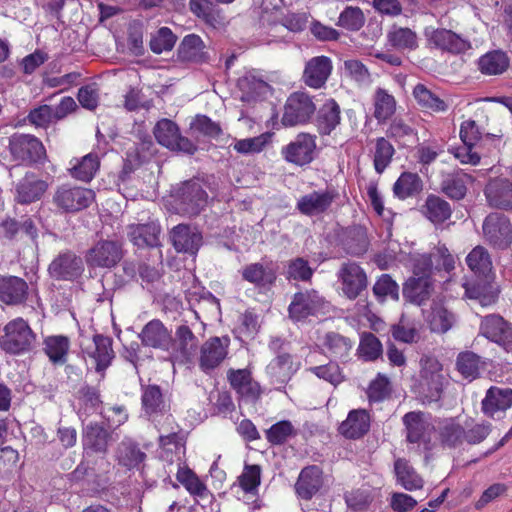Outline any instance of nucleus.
I'll return each instance as SVG.
<instances>
[{
  "label": "nucleus",
  "mask_w": 512,
  "mask_h": 512,
  "mask_svg": "<svg viewBox=\"0 0 512 512\" xmlns=\"http://www.w3.org/2000/svg\"><path fill=\"white\" fill-rule=\"evenodd\" d=\"M421 366L419 394L425 402H437L447 383L442 364L435 358L427 357L421 360Z\"/></svg>",
  "instance_id": "1"
},
{
  "label": "nucleus",
  "mask_w": 512,
  "mask_h": 512,
  "mask_svg": "<svg viewBox=\"0 0 512 512\" xmlns=\"http://www.w3.org/2000/svg\"><path fill=\"white\" fill-rule=\"evenodd\" d=\"M80 347L87 366L95 368L98 373L106 370L114 358L112 339L101 334L82 336Z\"/></svg>",
  "instance_id": "2"
},
{
  "label": "nucleus",
  "mask_w": 512,
  "mask_h": 512,
  "mask_svg": "<svg viewBox=\"0 0 512 512\" xmlns=\"http://www.w3.org/2000/svg\"><path fill=\"white\" fill-rule=\"evenodd\" d=\"M164 422L161 423L159 419H154L156 426L159 430V444L162 448L160 457L173 464L175 461L181 460V454L184 452V445L178 435V427L176 426L170 414L161 415Z\"/></svg>",
  "instance_id": "3"
},
{
  "label": "nucleus",
  "mask_w": 512,
  "mask_h": 512,
  "mask_svg": "<svg viewBox=\"0 0 512 512\" xmlns=\"http://www.w3.org/2000/svg\"><path fill=\"white\" fill-rule=\"evenodd\" d=\"M316 111V105L305 92H294L286 100L281 122L286 127L307 123Z\"/></svg>",
  "instance_id": "4"
},
{
  "label": "nucleus",
  "mask_w": 512,
  "mask_h": 512,
  "mask_svg": "<svg viewBox=\"0 0 512 512\" xmlns=\"http://www.w3.org/2000/svg\"><path fill=\"white\" fill-rule=\"evenodd\" d=\"M35 341V334L22 318H16L4 327V336L1 345L4 350L19 354L29 350Z\"/></svg>",
  "instance_id": "5"
},
{
  "label": "nucleus",
  "mask_w": 512,
  "mask_h": 512,
  "mask_svg": "<svg viewBox=\"0 0 512 512\" xmlns=\"http://www.w3.org/2000/svg\"><path fill=\"white\" fill-rule=\"evenodd\" d=\"M483 234L486 241L497 249H507L512 243V225L501 213L489 214L483 222Z\"/></svg>",
  "instance_id": "6"
},
{
  "label": "nucleus",
  "mask_w": 512,
  "mask_h": 512,
  "mask_svg": "<svg viewBox=\"0 0 512 512\" xmlns=\"http://www.w3.org/2000/svg\"><path fill=\"white\" fill-rule=\"evenodd\" d=\"M156 140L162 146L178 152L193 154L196 146L186 137H182L176 123L169 119H161L154 127Z\"/></svg>",
  "instance_id": "7"
},
{
  "label": "nucleus",
  "mask_w": 512,
  "mask_h": 512,
  "mask_svg": "<svg viewBox=\"0 0 512 512\" xmlns=\"http://www.w3.org/2000/svg\"><path fill=\"white\" fill-rule=\"evenodd\" d=\"M95 200L94 191L82 187L62 186L53 196L54 204L65 212L87 208Z\"/></svg>",
  "instance_id": "8"
},
{
  "label": "nucleus",
  "mask_w": 512,
  "mask_h": 512,
  "mask_svg": "<svg viewBox=\"0 0 512 512\" xmlns=\"http://www.w3.org/2000/svg\"><path fill=\"white\" fill-rule=\"evenodd\" d=\"M316 149V136L299 133L293 141L282 147L281 155L292 164L303 166L312 162Z\"/></svg>",
  "instance_id": "9"
},
{
  "label": "nucleus",
  "mask_w": 512,
  "mask_h": 512,
  "mask_svg": "<svg viewBox=\"0 0 512 512\" xmlns=\"http://www.w3.org/2000/svg\"><path fill=\"white\" fill-rule=\"evenodd\" d=\"M123 257L121 243L112 240L98 241L86 255V262L92 267L112 268Z\"/></svg>",
  "instance_id": "10"
},
{
  "label": "nucleus",
  "mask_w": 512,
  "mask_h": 512,
  "mask_svg": "<svg viewBox=\"0 0 512 512\" xmlns=\"http://www.w3.org/2000/svg\"><path fill=\"white\" fill-rule=\"evenodd\" d=\"M207 201V194L198 181H187L179 189L177 198L179 212L194 216L200 213Z\"/></svg>",
  "instance_id": "11"
},
{
  "label": "nucleus",
  "mask_w": 512,
  "mask_h": 512,
  "mask_svg": "<svg viewBox=\"0 0 512 512\" xmlns=\"http://www.w3.org/2000/svg\"><path fill=\"white\" fill-rule=\"evenodd\" d=\"M9 148L11 154L17 160L39 162L45 157L43 144L31 135H13L9 140Z\"/></svg>",
  "instance_id": "12"
},
{
  "label": "nucleus",
  "mask_w": 512,
  "mask_h": 512,
  "mask_svg": "<svg viewBox=\"0 0 512 512\" xmlns=\"http://www.w3.org/2000/svg\"><path fill=\"white\" fill-rule=\"evenodd\" d=\"M406 438L410 443H428L435 429L429 415L421 411H412L404 415Z\"/></svg>",
  "instance_id": "13"
},
{
  "label": "nucleus",
  "mask_w": 512,
  "mask_h": 512,
  "mask_svg": "<svg viewBox=\"0 0 512 512\" xmlns=\"http://www.w3.org/2000/svg\"><path fill=\"white\" fill-rule=\"evenodd\" d=\"M512 406V389L508 387L491 386L482 400L483 413L495 420L504 417Z\"/></svg>",
  "instance_id": "14"
},
{
  "label": "nucleus",
  "mask_w": 512,
  "mask_h": 512,
  "mask_svg": "<svg viewBox=\"0 0 512 512\" xmlns=\"http://www.w3.org/2000/svg\"><path fill=\"white\" fill-rule=\"evenodd\" d=\"M480 334L505 348L512 344V325L500 315L490 314L483 317Z\"/></svg>",
  "instance_id": "15"
},
{
  "label": "nucleus",
  "mask_w": 512,
  "mask_h": 512,
  "mask_svg": "<svg viewBox=\"0 0 512 512\" xmlns=\"http://www.w3.org/2000/svg\"><path fill=\"white\" fill-rule=\"evenodd\" d=\"M342 291L349 299L357 298L367 288V276L356 263H345L339 270Z\"/></svg>",
  "instance_id": "16"
},
{
  "label": "nucleus",
  "mask_w": 512,
  "mask_h": 512,
  "mask_svg": "<svg viewBox=\"0 0 512 512\" xmlns=\"http://www.w3.org/2000/svg\"><path fill=\"white\" fill-rule=\"evenodd\" d=\"M324 305V299L317 291L309 290L294 295L289 305V315L295 321H300L316 314Z\"/></svg>",
  "instance_id": "17"
},
{
  "label": "nucleus",
  "mask_w": 512,
  "mask_h": 512,
  "mask_svg": "<svg viewBox=\"0 0 512 512\" xmlns=\"http://www.w3.org/2000/svg\"><path fill=\"white\" fill-rule=\"evenodd\" d=\"M229 342L228 337H213L202 345L200 367L203 371L208 372L220 365L227 356Z\"/></svg>",
  "instance_id": "18"
},
{
  "label": "nucleus",
  "mask_w": 512,
  "mask_h": 512,
  "mask_svg": "<svg viewBox=\"0 0 512 512\" xmlns=\"http://www.w3.org/2000/svg\"><path fill=\"white\" fill-rule=\"evenodd\" d=\"M48 189V183L32 173H27L15 187V200L21 204L38 201Z\"/></svg>",
  "instance_id": "19"
},
{
  "label": "nucleus",
  "mask_w": 512,
  "mask_h": 512,
  "mask_svg": "<svg viewBox=\"0 0 512 512\" xmlns=\"http://www.w3.org/2000/svg\"><path fill=\"white\" fill-rule=\"evenodd\" d=\"M171 356L179 363L191 360L197 348V338L188 326L177 328L175 340L171 341Z\"/></svg>",
  "instance_id": "20"
},
{
  "label": "nucleus",
  "mask_w": 512,
  "mask_h": 512,
  "mask_svg": "<svg viewBox=\"0 0 512 512\" xmlns=\"http://www.w3.org/2000/svg\"><path fill=\"white\" fill-rule=\"evenodd\" d=\"M332 71V62L326 56H316L310 59L303 72L304 83L314 89L321 88Z\"/></svg>",
  "instance_id": "21"
},
{
  "label": "nucleus",
  "mask_w": 512,
  "mask_h": 512,
  "mask_svg": "<svg viewBox=\"0 0 512 512\" xmlns=\"http://www.w3.org/2000/svg\"><path fill=\"white\" fill-rule=\"evenodd\" d=\"M139 337L144 346L161 350H168L172 341L170 331L157 319L148 322L143 327Z\"/></svg>",
  "instance_id": "22"
},
{
  "label": "nucleus",
  "mask_w": 512,
  "mask_h": 512,
  "mask_svg": "<svg viewBox=\"0 0 512 512\" xmlns=\"http://www.w3.org/2000/svg\"><path fill=\"white\" fill-rule=\"evenodd\" d=\"M335 194L329 190L312 191L303 195L297 202V209L304 215L314 216L327 211Z\"/></svg>",
  "instance_id": "23"
},
{
  "label": "nucleus",
  "mask_w": 512,
  "mask_h": 512,
  "mask_svg": "<svg viewBox=\"0 0 512 512\" xmlns=\"http://www.w3.org/2000/svg\"><path fill=\"white\" fill-rule=\"evenodd\" d=\"M83 270L82 260L71 252L60 254L49 266V273L56 279L72 280Z\"/></svg>",
  "instance_id": "24"
},
{
  "label": "nucleus",
  "mask_w": 512,
  "mask_h": 512,
  "mask_svg": "<svg viewBox=\"0 0 512 512\" xmlns=\"http://www.w3.org/2000/svg\"><path fill=\"white\" fill-rule=\"evenodd\" d=\"M161 233L160 225L155 221L146 224H131L128 226L127 235L133 245L144 247H157Z\"/></svg>",
  "instance_id": "25"
},
{
  "label": "nucleus",
  "mask_w": 512,
  "mask_h": 512,
  "mask_svg": "<svg viewBox=\"0 0 512 512\" xmlns=\"http://www.w3.org/2000/svg\"><path fill=\"white\" fill-rule=\"evenodd\" d=\"M171 241L178 252L195 254L200 245L202 236L195 229L185 224L175 226L171 231Z\"/></svg>",
  "instance_id": "26"
},
{
  "label": "nucleus",
  "mask_w": 512,
  "mask_h": 512,
  "mask_svg": "<svg viewBox=\"0 0 512 512\" xmlns=\"http://www.w3.org/2000/svg\"><path fill=\"white\" fill-rule=\"evenodd\" d=\"M433 283L430 277L419 276L409 278L403 286V297L406 301L421 306L432 295Z\"/></svg>",
  "instance_id": "27"
},
{
  "label": "nucleus",
  "mask_w": 512,
  "mask_h": 512,
  "mask_svg": "<svg viewBox=\"0 0 512 512\" xmlns=\"http://www.w3.org/2000/svg\"><path fill=\"white\" fill-rule=\"evenodd\" d=\"M299 369V363L294 362L289 354H279L270 361L266 367V373L272 383L283 385L287 383Z\"/></svg>",
  "instance_id": "28"
},
{
  "label": "nucleus",
  "mask_w": 512,
  "mask_h": 512,
  "mask_svg": "<svg viewBox=\"0 0 512 512\" xmlns=\"http://www.w3.org/2000/svg\"><path fill=\"white\" fill-rule=\"evenodd\" d=\"M486 198L496 208H512V182L505 178L491 180L485 189Z\"/></svg>",
  "instance_id": "29"
},
{
  "label": "nucleus",
  "mask_w": 512,
  "mask_h": 512,
  "mask_svg": "<svg viewBox=\"0 0 512 512\" xmlns=\"http://www.w3.org/2000/svg\"><path fill=\"white\" fill-rule=\"evenodd\" d=\"M228 380L231 387L244 399L253 401L260 395V387L252 380L247 369L229 370Z\"/></svg>",
  "instance_id": "30"
},
{
  "label": "nucleus",
  "mask_w": 512,
  "mask_h": 512,
  "mask_svg": "<svg viewBox=\"0 0 512 512\" xmlns=\"http://www.w3.org/2000/svg\"><path fill=\"white\" fill-rule=\"evenodd\" d=\"M241 274L244 280L261 288L270 287L277 278L275 268L272 264L268 263H251L246 265L242 269Z\"/></svg>",
  "instance_id": "31"
},
{
  "label": "nucleus",
  "mask_w": 512,
  "mask_h": 512,
  "mask_svg": "<svg viewBox=\"0 0 512 512\" xmlns=\"http://www.w3.org/2000/svg\"><path fill=\"white\" fill-rule=\"evenodd\" d=\"M110 433L98 423H89L83 430V446L87 451L106 453Z\"/></svg>",
  "instance_id": "32"
},
{
  "label": "nucleus",
  "mask_w": 512,
  "mask_h": 512,
  "mask_svg": "<svg viewBox=\"0 0 512 512\" xmlns=\"http://www.w3.org/2000/svg\"><path fill=\"white\" fill-rule=\"evenodd\" d=\"M27 283L15 276L0 279V300L6 304H19L26 299Z\"/></svg>",
  "instance_id": "33"
},
{
  "label": "nucleus",
  "mask_w": 512,
  "mask_h": 512,
  "mask_svg": "<svg viewBox=\"0 0 512 512\" xmlns=\"http://www.w3.org/2000/svg\"><path fill=\"white\" fill-rule=\"evenodd\" d=\"M370 417L365 410H353L340 425V432L347 438L357 439L368 432Z\"/></svg>",
  "instance_id": "34"
},
{
  "label": "nucleus",
  "mask_w": 512,
  "mask_h": 512,
  "mask_svg": "<svg viewBox=\"0 0 512 512\" xmlns=\"http://www.w3.org/2000/svg\"><path fill=\"white\" fill-rule=\"evenodd\" d=\"M321 486V470L317 466H310L301 471L296 484V490L300 497L310 499Z\"/></svg>",
  "instance_id": "35"
},
{
  "label": "nucleus",
  "mask_w": 512,
  "mask_h": 512,
  "mask_svg": "<svg viewBox=\"0 0 512 512\" xmlns=\"http://www.w3.org/2000/svg\"><path fill=\"white\" fill-rule=\"evenodd\" d=\"M341 121L340 107L335 100H328L319 109L316 126L320 134L329 135Z\"/></svg>",
  "instance_id": "36"
},
{
  "label": "nucleus",
  "mask_w": 512,
  "mask_h": 512,
  "mask_svg": "<svg viewBox=\"0 0 512 512\" xmlns=\"http://www.w3.org/2000/svg\"><path fill=\"white\" fill-rule=\"evenodd\" d=\"M146 458L138 444L130 439L121 441L116 450V460L120 466L127 469L138 468Z\"/></svg>",
  "instance_id": "37"
},
{
  "label": "nucleus",
  "mask_w": 512,
  "mask_h": 512,
  "mask_svg": "<svg viewBox=\"0 0 512 512\" xmlns=\"http://www.w3.org/2000/svg\"><path fill=\"white\" fill-rule=\"evenodd\" d=\"M238 87L242 93V101H254L264 98L270 92V86L255 75L246 74L238 80Z\"/></svg>",
  "instance_id": "38"
},
{
  "label": "nucleus",
  "mask_w": 512,
  "mask_h": 512,
  "mask_svg": "<svg viewBox=\"0 0 512 512\" xmlns=\"http://www.w3.org/2000/svg\"><path fill=\"white\" fill-rule=\"evenodd\" d=\"M429 42L436 48L452 53H459L466 48V43L450 30L437 29L429 35Z\"/></svg>",
  "instance_id": "39"
},
{
  "label": "nucleus",
  "mask_w": 512,
  "mask_h": 512,
  "mask_svg": "<svg viewBox=\"0 0 512 512\" xmlns=\"http://www.w3.org/2000/svg\"><path fill=\"white\" fill-rule=\"evenodd\" d=\"M427 321L433 332L445 333L453 326L455 317L441 302L434 301L427 315Z\"/></svg>",
  "instance_id": "40"
},
{
  "label": "nucleus",
  "mask_w": 512,
  "mask_h": 512,
  "mask_svg": "<svg viewBox=\"0 0 512 512\" xmlns=\"http://www.w3.org/2000/svg\"><path fill=\"white\" fill-rule=\"evenodd\" d=\"M388 43L397 50H415L418 47L416 33L407 27L392 26L387 33Z\"/></svg>",
  "instance_id": "41"
},
{
  "label": "nucleus",
  "mask_w": 512,
  "mask_h": 512,
  "mask_svg": "<svg viewBox=\"0 0 512 512\" xmlns=\"http://www.w3.org/2000/svg\"><path fill=\"white\" fill-rule=\"evenodd\" d=\"M178 54L183 61L201 62L206 59L203 41L195 34L184 37L179 46Z\"/></svg>",
  "instance_id": "42"
},
{
  "label": "nucleus",
  "mask_w": 512,
  "mask_h": 512,
  "mask_svg": "<svg viewBox=\"0 0 512 512\" xmlns=\"http://www.w3.org/2000/svg\"><path fill=\"white\" fill-rule=\"evenodd\" d=\"M394 469L398 482L406 490L411 491L422 488V478L405 459H397L394 464Z\"/></svg>",
  "instance_id": "43"
},
{
  "label": "nucleus",
  "mask_w": 512,
  "mask_h": 512,
  "mask_svg": "<svg viewBox=\"0 0 512 512\" xmlns=\"http://www.w3.org/2000/svg\"><path fill=\"white\" fill-rule=\"evenodd\" d=\"M413 96L422 109L432 112L447 110V104L423 84L419 83L414 87Z\"/></svg>",
  "instance_id": "44"
},
{
  "label": "nucleus",
  "mask_w": 512,
  "mask_h": 512,
  "mask_svg": "<svg viewBox=\"0 0 512 512\" xmlns=\"http://www.w3.org/2000/svg\"><path fill=\"white\" fill-rule=\"evenodd\" d=\"M423 214L433 223H442L451 216V208L445 200L431 195L423 206Z\"/></svg>",
  "instance_id": "45"
},
{
  "label": "nucleus",
  "mask_w": 512,
  "mask_h": 512,
  "mask_svg": "<svg viewBox=\"0 0 512 512\" xmlns=\"http://www.w3.org/2000/svg\"><path fill=\"white\" fill-rule=\"evenodd\" d=\"M324 347L330 357L345 360L352 349V342L340 334L330 332L325 336Z\"/></svg>",
  "instance_id": "46"
},
{
  "label": "nucleus",
  "mask_w": 512,
  "mask_h": 512,
  "mask_svg": "<svg viewBox=\"0 0 512 512\" xmlns=\"http://www.w3.org/2000/svg\"><path fill=\"white\" fill-rule=\"evenodd\" d=\"M395 110V98L385 89L378 88L374 95V117L379 122H384L394 114Z\"/></svg>",
  "instance_id": "47"
},
{
  "label": "nucleus",
  "mask_w": 512,
  "mask_h": 512,
  "mask_svg": "<svg viewBox=\"0 0 512 512\" xmlns=\"http://www.w3.org/2000/svg\"><path fill=\"white\" fill-rule=\"evenodd\" d=\"M271 137L272 134L266 132L252 138L235 139L230 146L239 154L260 153L270 143Z\"/></svg>",
  "instance_id": "48"
},
{
  "label": "nucleus",
  "mask_w": 512,
  "mask_h": 512,
  "mask_svg": "<svg viewBox=\"0 0 512 512\" xmlns=\"http://www.w3.org/2000/svg\"><path fill=\"white\" fill-rule=\"evenodd\" d=\"M44 350L54 364H64L69 349V340L64 336H50L45 339Z\"/></svg>",
  "instance_id": "49"
},
{
  "label": "nucleus",
  "mask_w": 512,
  "mask_h": 512,
  "mask_svg": "<svg viewBox=\"0 0 512 512\" xmlns=\"http://www.w3.org/2000/svg\"><path fill=\"white\" fill-rule=\"evenodd\" d=\"M509 65V60L505 53L493 51L485 54L479 59V69L487 75H497L503 73Z\"/></svg>",
  "instance_id": "50"
},
{
  "label": "nucleus",
  "mask_w": 512,
  "mask_h": 512,
  "mask_svg": "<svg viewBox=\"0 0 512 512\" xmlns=\"http://www.w3.org/2000/svg\"><path fill=\"white\" fill-rule=\"evenodd\" d=\"M422 189V181L417 174L405 172L395 182L393 191L400 199H406L419 193Z\"/></svg>",
  "instance_id": "51"
},
{
  "label": "nucleus",
  "mask_w": 512,
  "mask_h": 512,
  "mask_svg": "<svg viewBox=\"0 0 512 512\" xmlns=\"http://www.w3.org/2000/svg\"><path fill=\"white\" fill-rule=\"evenodd\" d=\"M395 149L384 137L375 140L373 150V164L376 172L381 174L391 163Z\"/></svg>",
  "instance_id": "52"
},
{
  "label": "nucleus",
  "mask_w": 512,
  "mask_h": 512,
  "mask_svg": "<svg viewBox=\"0 0 512 512\" xmlns=\"http://www.w3.org/2000/svg\"><path fill=\"white\" fill-rule=\"evenodd\" d=\"M100 161L96 154L89 153L77 161L71 168V174L74 178L88 182L99 169Z\"/></svg>",
  "instance_id": "53"
},
{
  "label": "nucleus",
  "mask_w": 512,
  "mask_h": 512,
  "mask_svg": "<svg viewBox=\"0 0 512 512\" xmlns=\"http://www.w3.org/2000/svg\"><path fill=\"white\" fill-rule=\"evenodd\" d=\"M466 296L478 300L481 306H489L496 302L498 290L491 284L480 281L466 287Z\"/></svg>",
  "instance_id": "54"
},
{
  "label": "nucleus",
  "mask_w": 512,
  "mask_h": 512,
  "mask_svg": "<svg viewBox=\"0 0 512 512\" xmlns=\"http://www.w3.org/2000/svg\"><path fill=\"white\" fill-rule=\"evenodd\" d=\"M438 429L441 441L450 447H455L464 440V429L453 419L441 421Z\"/></svg>",
  "instance_id": "55"
},
{
  "label": "nucleus",
  "mask_w": 512,
  "mask_h": 512,
  "mask_svg": "<svg viewBox=\"0 0 512 512\" xmlns=\"http://www.w3.org/2000/svg\"><path fill=\"white\" fill-rule=\"evenodd\" d=\"M468 267L479 274L491 270L492 262L487 250L482 246L475 247L466 257Z\"/></svg>",
  "instance_id": "56"
},
{
  "label": "nucleus",
  "mask_w": 512,
  "mask_h": 512,
  "mask_svg": "<svg viewBox=\"0 0 512 512\" xmlns=\"http://www.w3.org/2000/svg\"><path fill=\"white\" fill-rule=\"evenodd\" d=\"M177 480L193 495L205 497L207 488L199 478L188 468H181L178 464Z\"/></svg>",
  "instance_id": "57"
},
{
  "label": "nucleus",
  "mask_w": 512,
  "mask_h": 512,
  "mask_svg": "<svg viewBox=\"0 0 512 512\" xmlns=\"http://www.w3.org/2000/svg\"><path fill=\"white\" fill-rule=\"evenodd\" d=\"M286 268V277L290 280L309 281L313 275V269L302 257L289 260Z\"/></svg>",
  "instance_id": "58"
},
{
  "label": "nucleus",
  "mask_w": 512,
  "mask_h": 512,
  "mask_svg": "<svg viewBox=\"0 0 512 512\" xmlns=\"http://www.w3.org/2000/svg\"><path fill=\"white\" fill-rule=\"evenodd\" d=\"M142 404L149 415L162 411L164 401L160 388L156 385L147 386L142 394Z\"/></svg>",
  "instance_id": "59"
},
{
  "label": "nucleus",
  "mask_w": 512,
  "mask_h": 512,
  "mask_svg": "<svg viewBox=\"0 0 512 512\" xmlns=\"http://www.w3.org/2000/svg\"><path fill=\"white\" fill-rule=\"evenodd\" d=\"M392 336L395 340L411 344L417 342L419 333L415 325L402 317L400 321L391 328Z\"/></svg>",
  "instance_id": "60"
},
{
  "label": "nucleus",
  "mask_w": 512,
  "mask_h": 512,
  "mask_svg": "<svg viewBox=\"0 0 512 512\" xmlns=\"http://www.w3.org/2000/svg\"><path fill=\"white\" fill-rule=\"evenodd\" d=\"M457 368L465 378H475L479 373L480 358L473 352L460 353L457 358Z\"/></svg>",
  "instance_id": "61"
},
{
  "label": "nucleus",
  "mask_w": 512,
  "mask_h": 512,
  "mask_svg": "<svg viewBox=\"0 0 512 512\" xmlns=\"http://www.w3.org/2000/svg\"><path fill=\"white\" fill-rule=\"evenodd\" d=\"M175 41L176 39L172 31L167 27H162L154 36H152L150 40V48L154 53L160 54L163 51L171 50Z\"/></svg>",
  "instance_id": "62"
},
{
  "label": "nucleus",
  "mask_w": 512,
  "mask_h": 512,
  "mask_svg": "<svg viewBox=\"0 0 512 512\" xmlns=\"http://www.w3.org/2000/svg\"><path fill=\"white\" fill-rule=\"evenodd\" d=\"M359 352L365 360H375L382 353V345L373 334H363L359 345Z\"/></svg>",
  "instance_id": "63"
},
{
  "label": "nucleus",
  "mask_w": 512,
  "mask_h": 512,
  "mask_svg": "<svg viewBox=\"0 0 512 512\" xmlns=\"http://www.w3.org/2000/svg\"><path fill=\"white\" fill-rule=\"evenodd\" d=\"M293 432L294 428L291 422L284 420L272 425L266 431V438L271 444L279 445L284 443Z\"/></svg>",
  "instance_id": "64"
}]
</instances>
